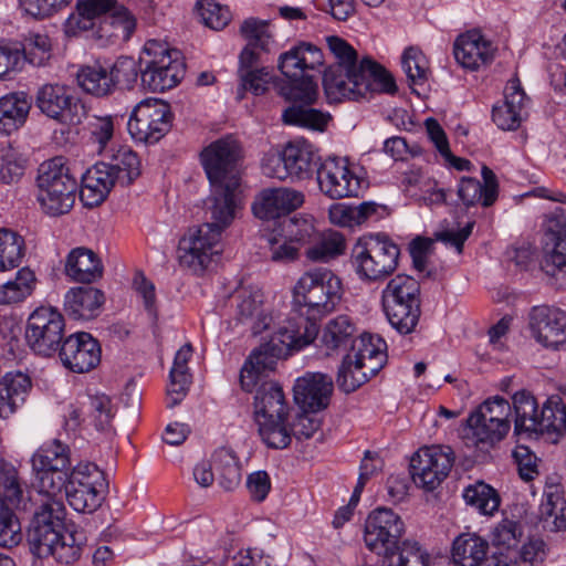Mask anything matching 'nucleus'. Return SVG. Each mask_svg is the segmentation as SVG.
<instances>
[{"label": "nucleus", "instance_id": "obj_1", "mask_svg": "<svg viewBox=\"0 0 566 566\" xmlns=\"http://www.w3.org/2000/svg\"><path fill=\"white\" fill-rule=\"evenodd\" d=\"M294 304L280 326L281 342L295 348H304L318 336L316 321L332 313L342 297V281L329 269L315 268L306 271L293 290Z\"/></svg>", "mask_w": 566, "mask_h": 566}, {"label": "nucleus", "instance_id": "obj_2", "mask_svg": "<svg viewBox=\"0 0 566 566\" xmlns=\"http://www.w3.org/2000/svg\"><path fill=\"white\" fill-rule=\"evenodd\" d=\"M210 187L205 201L209 221L189 229L178 244L179 264L196 275H201L219 253L221 234L241 209L239 181L210 184Z\"/></svg>", "mask_w": 566, "mask_h": 566}, {"label": "nucleus", "instance_id": "obj_3", "mask_svg": "<svg viewBox=\"0 0 566 566\" xmlns=\"http://www.w3.org/2000/svg\"><path fill=\"white\" fill-rule=\"evenodd\" d=\"M109 42L127 41L136 29V18L116 0H76L75 10L64 22L67 36L93 30Z\"/></svg>", "mask_w": 566, "mask_h": 566}, {"label": "nucleus", "instance_id": "obj_4", "mask_svg": "<svg viewBox=\"0 0 566 566\" xmlns=\"http://www.w3.org/2000/svg\"><path fill=\"white\" fill-rule=\"evenodd\" d=\"M400 248L386 233L363 235L352 248L350 264L364 282H378L398 268Z\"/></svg>", "mask_w": 566, "mask_h": 566}, {"label": "nucleus", "instance_id": "obj_5", "mask_svg": "<svg viewBox=\"0 0 566 566\" xmlns=\"http://www.w3.org/2000/svg\"><path fill=\"white\" fill-rule=\"evenodd\" d=\"M384 313L399 334L415 332L421 315L420 283L412 276L398 274L381 292Z\"/></svg>", "mask_w": 566, "mask_h": 566}, {"label": "nucleus", "instance_id": "obj_6", "mask_svg": "<svg viewBox=\"0 0 566 566\" xmlns=\"http://www.w3.org/2000/svg\"><path fill=\"white\" fill-rule=\"evenodd\" d=\"M140 80L151 92H165L177 86L186 74L181 52L167 43L148 40L139 56Z\"/></svg>", "mask_w": 566, "mask_h": 566}, {"label": "nucleus", "instance_id": "obj_7", "mask_svg": "<svg viewBox=\"0 0 566 566\" xmlns=\"http://www.w3.org/2000/svg\"><path fill=\"white\" fill-rule=\"evenodd\" d=\"M36 187V199L46 214L57 217L73 208L78 185L62 157L40 165Z\"/></svg>", "mask_w": 566, "mask_h": 566}, {"label": "nucleus", "instance_id": "obj_8", "mask_svg": "<svg viewBox=\"0 0 566 566\" xmlns=\"http://www.w3.org/2000/svg\"><path fill=\"white\" fill-rule=\"evenodd\" d=\"M40 493L49 497H62L63 488L72 474L70 448L60 440L42 444L31 458Z\"/></svg>", "mask_w": 566, "mask_h": 566}, {"label": "nucleus", "instance_id": "obj_9", "mask_svg": "<svg viewBox=\"0 0 566 566\" xmlns=\"http://www.w3.org/2000/svg\"><path fill=\"white\" fill-rule=\"evenodd\" d=\"M319 156L312 144L301 139L290 142L282 151L263 159V174L271 178L285 180H306L319 166Z\"/></svg>", "mask_w": 566, "mask_h": 566}, {"label": "nucleus", "instance_id": "obj_10", "mask_svg": "<svg viewBox=\"0 0 566 566\" xmlns=\"http://www.w3.org/2000/svg\"><path fill=\"white\" fill-rule=\"evenodd\" d=\"M510 402L500 396L488 398L467 419L474 443L492 447L503 440L511 429Z\"/></svg>", "mask_w": 566, "mask_h": 566}, {"label": "nucleus", "instance_id": "obj_11", "mask_svg": "<svg viewBox=\"0 0 566 566\" xmlns=\"http://www.w3.org/2000/svg\"><path fill=\"white\" fill-rule=\"evenodd\" d=\"M64 520L65 506L62 497H49L36 509L28 530V543L34 556H50L52 544L66 532Z\"/></svg>", "mask_w": 566, "mask_h": 566}, {"label": "nucleus", "instance_id": "obj_12", "mask_svg": "<svg viewBox=\"0 0 566 566\" xmlns=\"http://www.w3.org/2000/svg\"><path fill=\"white\" fill-rule=\"evenodd\" d=\"M104 472L92 462L78 463L63 488L69 505L78 513H93L104 500Z\"/></svg>", "mask_w": 566, "mask_h": 566}, {"label": "nucleus", "instance_id": "obj_13", "mask_svg": "<svg viewBox=\"0 0 566 566\" xmlns=\"http://www.w3.org/2000/svg\"><path fill=\"white\" fill-rule=\"evenodd\" d=\"M172 113L168 103L147 98L138 103L127 122V129L135 142L156 144L171 128Z\"/></svg>", "mask_w": 566, "mask_h": 566}, {"label": "nucleus", "instance_id": "obj_14", "mask_svg": "<svg viewBox=\"0 0 566 566\" xmlns=\"http://www.w3.org/2000/svg\"><path fill=\"white\" fill-rule=\"evenodd\" d=\"M65 319L53 307L41 306L32 312L27 322L25 339L38 355L51 357L57 353L63 340Z\"/></svg>", "mask_w": 566, "mask_h": 566}, {"label": "nucleus", "instance_id": "obj_15", "mask_svg": "<svg viewBox=\"0 0 566 566\" xmlns=\"http://www.w3.org/2000/svg\"><path fill=\"white\" fill-rule=\"evenodd\" d=\"M453 463L454 452L451 447H422L410 459L411 478L417 486L433 491L449 475Z\"/></svg>", "mask_w": 566, "mask_h": 566}, {"label": "nucleus", "instance_id": "obj_16", "mask_svg": "<svg viewBox=\"0 0 566 566\" xmlns=\"http://www.w3.org/2000/svg\"><path fill=\"white\" fill-rule=\"evenodd\" d=\"M200 159L210 184L240 182L241 147L232 136L219 138L205 147Z\"/></svg>", "mask_w": 566, "mask_h": 566}, {"label": "nucleus", "instance_id": "obj_17", "mask_svg": "<svg viewBox=\"0 0 566 566\" xmlns=\"http://www.w3.org/2000/svg\"><path fill=\"white\" fill-rule=\"evenodd\" d=\"M405 531V523L396 512L387 507H377L365 521L364 541L367 548L384 558L398 547Z\"/></svg>", "mask_w": 566, "mask_h": 566}, {"label": "nucleus", "instance_id": "obj_18", "mask_svg": "<svg viewBox=\"0 0 566 566\" xmlns=\"http://www.w3.org/2000/svg\"><path fill=\"white\" fill-rule=\"evenodd\" d=\"M35 106L46 117L61 124L78 125L86 117V107L65 85L44 84L35 95Z\"/></svg>", "mask_w": 566, "mask_h": 566}, {"label": "nucleus", "instance_id": "obj_19", "mask_svg": "<svg viewBox=\"0 0 566 566\" xmlns=\"http://www.w3.org/2000/svg\"><path fill=\"white\" fill-rule=\"evenodd\" d=\"M533 338L552 350H566V312L551 305H536L528 312Z\"/></svg>", "mask_w": 566, "mask_h": 566}, {"label": "nucleus", "instance_id": "obj_20", "mask_svg": "<svg viewBox=\"0 0 566 566\" xmlns=\"http://www.w3.org/2000/svg\"><path fill=\"white\" fill-rule=\"evenodd\" d=\"M280 327L270 342L261 344L252 350L248 359L244 361L240 371V385L244 391L251 392L255 386L273 371L276 367L277 359L289 350H300L281 342Z\"/></svg>", "mask_w": 566, "mask_h": 566}, {"label": "nucleus", "instance_id": "obj_21", "mask_svg": "<svg viewBox=\"0 0 566 566\" xmlns=\"http://www.w3.org/2000/svg\"><path fill=\"white\" fill-rule=\"evenodd\" d=\"M57 354L66 369L84 374L99 365L102 348L99 342L90 333L76 332L64 338Z\"/></svg>", "mask_w": 566, "mask_h": 566}, {"label": "nucleus", "instance_id": "obj_22", "mask_svg": "<svg viewBox=\"0 0 566 566\" xmlns=\"http://www.w3.org/2000/svg\"><path fill=\"white\" fill-rule=\"evenodd\" d=\"M316 179L322 192L332 199L356 197L360 190V179L345 158L328 157L319 163Z\"/></svg>", "mask_w": 566, "mask_h": 566}, {"label": "nucleus", "instance_id": "obj_23", "mask_svg": "<svg viewBox=\"0 0 566 566\" xmlns=\"http://www.w3.org/2000/svg\"><path fill=\"white\" fill-rule=\"evenodd\" d=\"M542 271L558 280L566 271V213L551 218L544 233Z\"/></svg>", "mask_w": 566, "mask_h": 566}, {"label": "nucleus", "instance_id": "obj_24", "mask_svg": "<svg viewBox=\"0 0 566 566\" xmlns=\"http://www.w3.org/2000/svg\"><path fill=\"white\" fill-rule=\"evenodd\" d=\"M333 389L334 382L329 375L306 373L295 381L294 400L303 411L317 412L327 408Z\"/></svg>", "mask_w": 566, "mask_h": 566}, {"label": "nucleus", "instance_id": "obj_25", "mask_svg": "<svg viewBox=\"0 0 566 566\" xmlns=\"http://www.w3.org/2000/svg\"><path fill=\"white\" fill-rule=\"evenodd\" d=\"M304 203V193L290 188L263 190L252 205L253 214L262 220L279 222Z\"/></svg>", "mask_w": 566, "mask_h": 566}, {"label": "nucleus", "instance_id": "obj_26", "mask_svg": "<svg viewBox=\"0 0 566 566\" xmlns=\"http://www.w3.org/2000/svg\"><path fill=\"white\" fill-rule=\"evenodd\" d=\"M495 51L493 43L476 29L460 34L453 44L457 62L470 71L490 64L494 59Z\"/></svg>", "mask_w": 566, "mask_h": 566}, {"label": "nucleus", "instance_id": "obj_27", "mask_svg": "<svg viewBox=\"0 0 566 566\" xmlns=\"http://www.w3.org/2000/svg\"><path fill=\"white\" fill-rule=\"evenodd\" d=\"M527 103L520 80L512 78L505 86L503 103L493 106L492 120L502 130H515L527 116Z\"/></svg>", "mask_w": 566, "mask_h": 566}, {"label": "nucleus", "instance_id": "obj_28", "mask_svg": "<svg viewBox=\"0 0 566 566\" xmlns=\"http://www.w3.org/2000/svg\"><path fill=\"white\" fill-rule=\"evenodd\" d=\"M324 65L322 50L311 42L301 41L289 51L280 54L277 67L287 78L308 75L310 71H318Z\"/></svg>", "mask_w": 566, "mask_h": 566}, {"label": "nucleus", "instance_id": "obj_29", "mask_svg": "<svg viewBox=\"0 0 566 566\" xmlns=\"http://www.w3.org/2000/svg\"><path fill=\"white\" fill-rule=\"evenodd\" d=\"M240 32L248 43L239 55L238 73L255 70L260 63V52H269L272 41L268 23L254 18L244 20Z\"/></svg>", "mask_w": 566, "mask_h": 566}, {"label": "nucleus", "instance_id": "obj_30", "mask_svg": "<svg viewBox=\"0 0 566 566\" xmlns=\"http://www.w3.org/2000/svg\"><path fill=\"white\" fill-rule=\"evenodd\" d=\"M358 69L356 71H338L336 67H326L323 74V87L329 104L342 103L345 99L359 101L366 90L364 83H359Z\"/></svg>", "mask_w": 566, "mask_h": 566}, {"label": "nucleus", "instance_id": "obj_31", "mask_svg": "<svg viewBox=\"0 0 566 566\" xmlns=\"http://www.w3.org/2000/svg\"><path fill=\"white\" fill-rule=\"evenodd\" d=\"M483 184L471 177H462L458 187V197L465 207L481 203L483 207L492 206L499 196V182L491 168L483 165Z\"/></svg>", "mask_w": 566, "mask_h": 566}, {"label": "nucleus", "instance_id": "obj_32", "mask_svg": "<svg viewBox=\"0 0 566 566\" xmlns=\"http://www.w3.org/2000/svg\"><path fill=\"white\" fill-rule=\"evenodd\" d=\"M105 302L104 293L92 286L71 289L64 296V311L74 321L95 318Z\"/></svg>", "mask_w": 566, "mask_h": 566}, {"label": "nucleus", "instance_id": "obj_33", "mask_svg": "<svg viewBox=\"0 0 566 566\" xmlns=\"http://www.w3.org/2000/svg\"><path fill=\"white\" fill-rule=\"evenodd\" d=\"M116 182L106 163H96L82 176L80 199L85 207H96L107 198Z\"/></svg>", "mask_w": 566, "mask_h": 566}, {"label": "nucleus", "instance_id": "obj_34", "mask_svg": "<svg viewBox=\"0 0 566 566\" xmlns=\"http://www.w3.org/2000/svg\"><path fill=\"white\" fill-rule=\"evenodd\" d=\"M103 271L101 259L91 249L77 247L66 256L64 272L72 281L90 284L101 279Z\"/></svg>", "mask_w": 566, "mask_h": 566}, {"label": "nucleus", "instance_id": "obj_35", "mask_svg": "<svg viewBox=\"0 0 566 566\" xmlns=\"http://www.w3.org/2000/svg\"><path fill=\"white\" fill-rule=\"evenodd\" d=\"M543 528L549 532L566 530V500L559 483H546L538 509Z\"/></svg>", "mask_w": 566, "mask_h": 566}, {"label": "nucleus", "instance_id": "obj_36", "mask_svg": "<svg viewBox=\"0 0 566 566\" xmlns=\"http://www.w3.org/2000/svg\"><path fill=\"white\" fill-rule=\"evenodd\" d=\"M386 348L385 340L379 336L365 333L356 338L346 356H353L360 364V368L377 375L387 363Z\"/></svg>", "mask_w": 566, "mask_h": 566}, {"label": "nucleus", "instance_id": "obj_37", "mask_svg": "<svg viewBox=\"0 0 566 566\" xmlns=\"http://www.w3.org/2000/svg\"><path fill=\"white\" fill-rule=\"evenodd\" d=\"M192 356L191 344H185L175 355L174 364L169 373L170 382L167 387V407L174 408L186 397L191 384L188 361Z\"/></svg>", "mask_w": 566, "mask_h": 566}, {"label": "nucleus", "instance_id": "obj_38", "mask_svg": "<svg viewBox=\"0 0 566 566\" xmlns=\"http://www.w3.org/2000/svg\"><path fill=\"white\" fill-rule=\"evenodd\" d=\"M30 388L31 379L22 371H9L0 379V419L15 412Z\"/></svg>", "mask_w": 566, "mask_h": 566}, {"label": "nucleus", "instance_id": "obj_39", "mask_svg": "<svg viewBox=\"0 0 566 566\" xmlns=\"http://www.w3.org/2000/svg\"><path fill=\"white\" fill-rule=\"evenodd\" d=\"M357 328L347 315H338L329 319L322 329L319 342L327 355L353 347L356 340Z\"/></svg>", "mask_w": 566, "mask_h": 566}, {"label": "nucleus", "instance_id": "obj_40", "mask_svg": "<svg viewBox=\"0 0 566 566\" xmlns=\"http://www.w3.org/2000/svg\"><path fill=\"white\" fill-rule=\"evenodd\" d=\"M566 433V405L562 397L553 395L543 403L535 438L547 436L557 442Z\"/></svg>", "mask_w": 566, "mask_h": 566}, {"label": "nucleus", "instance_id": "obj_41", "mask_svg": "<svg viewBox=\"0 0 566 566\" xmlns=\"http://www.w3.org/2000/svg\"><path fill=\"white\" fill-rule=\"evenodd\" d=\"M32 98L24 92L9 93L0 97V133L11 134L27 120Z\"/></svg>", "mask_w": 566, "mask_h": 566}, {"label": "nucleus", "instance_id": "obj_42", "mask_svg": "<svg viewBox=\"0 0 566 566\" xmlns=\"http://www.w3.org/2000/svg\"><path fill=\"white\" fill-rule=\"evenodd\" d=\"M359 83H364L366 90H360L361 98H367L374 92L394 95L397 91V84L389 71L371 57H364L358 64Z\"/></svg>", "mask_w": 566, "mask_h": 566}, {"label": "nucleus", "instance_id": "obj_43", "mask_svg": "<svg viewBox=\"0 0 566 566\" xmlns=\"http://www.w3.org/2000/svg\"><path fill=\"white\" fill-rule=\"evenodd\" d=\"M512 403L515 415L514 433L527 438L535 437L541 410L535 397L523 389L512 396Z\"/></svg>", "mask_w": 566, "mask_h": 566}, {"label": "nucleus", "instance_id": "obj_44", "mask_svg": "<svg viewBox=\"0 0 566 566\" xmlns=\"http://www.w3.org/2000/svg\"><path fill=\"white\" fill-rule=\"evenodd\" d=\"M489 548V542L479 534L462 533L453 539L451 556L460 566H481Z\"/></svg>", "mask_w": 566, "mask_h": 566}, {"label": "nucleus", "instance_id": "obj_45", "mask_svg": "<svg viewBox=\"0 0 566 566\" xmlns=\"http://www.w3.org/2000/svg\"><path fill=\"white\" fill-rule=\"evenodd\" d=\"M210 463L216 473L219 485L224 491H233L241 482V463L231 448H217L210 457Z\"/></svg>", "mask_w": 566, "mask_h": 566}, {"label": "nucleus", "instance_id": "obj_46", "mask_svg": "<svg viewBox=\"0 0 566 566\" xmlns=\"http://www.w3.org/2000/svg\"><path fill=\"white\" fill-rule=\"evenodd\" d=\"M255 418L286 417L287 403L282 387L273 381H263L254 397Z\"/></svg>", "mask_w": 566, "mask_h": 566}, {"label": "nucleus", "instance_id": "obj_47", "mask_svg": "<svg viewBox=\"0 0 566 566\" xmlns=\"http://www.w3.org/2000/svg\"><path fill=\"white\" fill-rule=\"evenodd\" d=\"M345 250L346 241L342 233L317 231V237L308 243L305 255L312 262L327 263L344 254Z\"/></svg>", "mask_w": 566, "mask_h": 566}, {"label": "nucleus", "instance_id": "obj_48", "mask_svg": "<svg viewBox=\"0 0 566 566\" xmlns=\"http://www.w3.org/2000/svg\"><path fill=\"white\" fill-rule=\"evenodd\" d=\"M313 104H291L282 113L286 125L323 132L332 119L329 113L311 107Z\"/></svg>", "mask_w": 566, "mask_h": 566}, {"label": "nucleus", "instance_id": "obj_49", "mask_svg": "<svg viewBox=\"0 0 566 566\" xmlns=\"http://www.w3.org/2000/svg\"><path fill=\"white\" fill-rule=\"evenodd\" d=\"M462 497L468 506L484 516H492L501 504L499 492L483 481L465 486Z\"/></svg>", "mask_w": 566, "mask_h": 566}, {"label": "nucleus", "instance_id": "obj_50", "mask_svg": "<svg viewBox=\"0 0 566 566\" xmlns=\"http://www.w3.org/2000/svg\"><path fill=\"white\" fill-rule=\"evenodd\" d=\"M280 235L289 242L308 244L317 237V229L313 216L296 213L285 217L279 222Z\"/></svg>", "mask_w": 566, "mask_h": 566}, {"label": "nucleus", "instance_id": "obj_51", "mask_svg": "<svg viewBox=\"0 0 566 566\" xmlns=\"http://www.w3.org/2000/svg\"><path fill=\"white\" fill-rule=\"evenodd\" d=\"M114 179L122 186H129L140 175V161L135 151L123 146L111 155L106 163Z\"/></svg>", "mask_w": 566, "mask_h": 566}, {"label": "nucleus", "instance_id": "obj_52", "mask_svg": "<svg viewBox=\"0 0 566 566\" xmlns=\"http://www.w3.org/2000/svg\"><path fill=\"white\" fill-rule=\"evenodd\" d=\"M429 554L417 542L405 539L380 559V566H428Z\"/></svg>", "mask_w": 566, "mask_h": 566}, {"label": "nucleus", "instance_id": "obj_53", "mask_svg": "<svg viewBox=\"0 0 566 566\" xmlns=\"http://www.w3.org/2000/svg\"><path fill=\"white\" fill-rule=\"evenodd\" d=\"M23 64L43 66L52 57V41L48 34L30 32L19 42Z\"/></svg>", "mask_w": 566, "mask_h": 566}, {"label": "nucleus", "instance_id": "obj_54", "mask_svg": "<svg viewBox=\"0 0 566 566\" xmlns=\"http://www.w3.org/2000/svg\"><path fill=\"white\" fill-rule=\"evenodd\" d=\"M77 83L84 92L96 97L107 96L114 92L108 70L101 65L82 67L77 73Z\"/></svg>", "mask_w": 566, "mask_h": 566}, {"label": "nucleus", "instance_id": "obj_55", "mask_svg": "<svg viewBox=\"0 0 566 566\" xmlns=\"http://www.w3.org/2000/svg\"><path fill=\"white\" fill-rule=\"evenodd\" d=\"M35 285L34 272L29 268L18 271L15 279L0 285V305H10L31 295Z\"/></svg>", "mask_w": 566, "mask_h": 566}, {"label": "nucleus", "instance_id": "obj_56", "mask_svg": "<svg viewBox=\"0 0 566 566\" xmlns=\"http://www.w3.org/2000/svg\"><path fill=\"white\" fill-rule=\"evenodd\" d=\"M360 364L353 356H345L338 367L336 384L339 390L350 394L375 377L369 369L360 368Z\"/></svg>", "mask_w": 566, "mask_h": 566}, {"label": "nucleus", "instance_id": "obj_57", "mask_svg": "<svg viewBox=\"0 0 566 566\" xmlns=\"http://www.w3.org/2000/svg\"><path fill=\"white\" fill-rule=\"evenodd\" d=\"M286 417L258 418L259 433L262 441L272 449H284L292 440L291 430L285 424Z\"/></svg>", "mask_w": 566, "mask_h": 566}, {"label": "nucleus", "instance_id": "obj_58", "mask_svg": "<svg viewBox=\"0 0 566 566\" xmlns=\"http://www.w3.org/2000/svg\"><path fill=\"white\" fill-rule=\"evenodd\" d=\"M524 536V527L517 520L504 517L492 531V544L500 551V555L504 552L516 549Z\"/></svg>", "mask_w": 566, "mask_h": 566}, {"label": "nucleus", "instance_id": "obj_59", "mask_svg": "<svg viewBox=\"0 0 566 566\" xmlns=\"http://www.w3.org/2000/svg\"><path fill=\"white\" fill-rule=\"evenodd\" d=\"M24 255V240L9 229H0V271L20 265Z\"/></svg>", "mask_w": 566, "mask_h": 566}, {"label": "nucleus", "instance_id": "obj_60", "mask_svg": "<svg viewBox=\"0 0 566 566\" xmlns=\"http://www.w3.org/2000/svg\"><path fill=\"white\" fill-rule=\"evenodd\" d=\"M289 85L281 87V95L291 104H314L318 96L317 84L312 76L290 78Z\"/></svg>", "mask_w": 566, "mask_h": 566}, {"label": "nucleus", "instance_id": "obj_61", "mask_svg": "<svg viewBox=\"0 0 566 566\" xmlns=\"http://www.w3.org/2000/svg\"><path fill=\"white\" fill-rule=\"evenodd\" d=\"M19 505L0 499V546L18 545L22 538L20 522L14 513Z\"/></svg>", "mask_w": 566, "mask_h": 566}, {"label": "nucleus", "instance_id": "obj_62", "mask_svg": "<svg viewBox=\"0 0 566 566\" xmlns=\"http://www.w3.org/2000/svg\"><path fill=\"white\" fill-rule=\"evenodd\" d=\"M401 66L411 84L422 85L428 80L429 61L419 48L408 46L405 49Z\"/></svg>", "mask_w": 566, "mask_h": 566}, {"label": "nucleus", "instance_id": "obj_63", "mask_svg": "<svg viewBox=\"0 0 566 566\" xmlns=\"http://www.w3.org/2000/svg\"><path fill=\"white\" fill-rule=\"evenodd\" d=\"M326 42L334 57V63L328 67H336L338 71H356L358 69L357 51L346 40L331 35L326 38Z\"/></svg>", "mask_w": 566, "mask_h": 566}, {"label": "nucleus", "instance_id": "obj_64", "mask_svg": "<svg viewBox=\"0 0 566 566\" xmlns=\"http://www.w3.org/2000/svg\"><path fill=\"white\" fill-rule=\"evenodd\" d=\"M87 412L94 427L98 431L112 429V420L115 416L111 398L105 394L90 395L87 397Z\"/></svg>", "mask_w": 566, "mask_h": 566}]
</instances>
